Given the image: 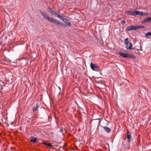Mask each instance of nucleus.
<instances>
[{"instance_id": "1", "label": "nucleus", "mask_w": 151, "mask_h": 151, "mask_svg": "<svg viewBox=\"0 0 151 151\" xmlns=\"http://www.w3.org/2000/svg\"><path fill=\"white\" fill-rule=\"evenodd\" d=\"M40 13L45 19L50 22L55 24L56 23L58 24H60L61 25L63 24V23H61L60 22L57 20L54 19L52 18L49 17L47 14L43 12L42 11Z\"/></svg>"}, {"instance_id": "2", "label": "nucleus", "mask_w": 151, "mask_h": 151, "mask_svg": "<svg viewBox=\"0 0 151 151\" xmlns=\"http://www.w3.org/2000/svg\"><path fill=\"white\" fill-rule=\"evenodd\" d=\"M126 48L129 50H131L132 47V45L131 43L129 42V39L126 38L124 40Z\"/></svg>"}, {"instance_id": "3", "label": "nucleus", "mask_w": 151, "mask_h": 151, "mask_svg": "<svg viewBox=\"0 0 151 151\" xmlns=\"http://www.w3.org/2000/svg\"><path fill=\"white\" fill-rule=\"evenodd\" d=\"M119 54L120 56L125 58H135L134 56L133 55H132L127 53H124L122 52H119Z\"/></svg>"}, {"instance_id": "4", "label": "nucleus", "mask_w": 151, "mask_h": 151, "mask_svg": "<svg viewBox=\"0 0 151 151\" xmlns=\"http://www.w3.org/2000/svg\"><path fill=\"white\" fill-rule=\"evenodd\" d=\"M141 26L138 25L135 26L134 25L129 26L127 27L126 29L127 31H129L132 30H135L137 29H139L141 27Z\"/></svg>"}, {"instance_id": "5", "label": "nucleus", "mask_w": 151, "mask_h": 151, "mask_svg": "<svg viewBox=\"0 0 151 151\" xmlns=\"http://www.w3.org/2000/svg\"><path fill=\"white\" fill-rule=\"evenodd\" d=\"M125 13H128L129 15L135 16L138 15V12H139V11H130L127 12H125Z\"/></svg>"}, {"instance_id": "6", "label": "nucleus", "mask_w": 151, "mask_h": 151, "mask_svg": "<svg viewBox=\"0 0 151 151\" xmlns=\"http://www.w3.org/2000/svg\"><path fill=\"white\" fill-rule=\"evenodd\" d=\"M63 21L68 26H71V24L68 19L64 18L63 19Z\"/></svg>"}, {"instance_id": "7", "label": "nucleus", "mask_w": 151, "mask_h": 151, "mask_svg": "<svg viewBox=\"0 0 151 151\" xmlns=\"http://www.w3.org/2000/svg\"><path fill=\"white\" fill-rule=\"evenodd\" d=\"M139 12H138V15L143 16H145L148 15V13L147 12H141L139 11Z\"/></svg>"}, {"instance_id": "8", "label": "nucleus", "mask_w": 151, "mask_h": 151, "mask_svg": "<svg viewBox=\"0 0 151 151\" xmlns=\"http://www.w3.org/2000/svg\"><path fill=\"white\" fill-rule=\"evenodd\" d=\"M103 128H104V130L107 133H109L110 132L111 129L110 128L107 127V126H105L103 127Z\"/></svg>"}, {"instance_id": "9", "label": "nucleus", "mask_w": 151, "mask_h": 151, "mask_svg": "<svg viewBox=\"0 0 151 151\" xmlns=\"http://www.w3.org/2000/svg\"><path fill=\"white\" fill-rule=\"evenodd\" d=\"M90 67L93 70H97V68L92 63H91L90 64Z\"/></svg>"}, {"instance_id": "10", "label": "nucleus", "mask_w": 151, "mask_h": 151, "mask_svg": "<svg viewBox=\"0 0 151 151\" xmlns=\"http://www.w3.org/2000/svg\"><path fill=\"white\" fill-rule=\"evenodd\" d=\"M37 140V138L36 137L32 138L30 139V142H33L34 143H35L36 142Z\"/></svg>"}, {"instance_id": "11", "label": "nucleus", "mask_w": 151, "mask_h": 151, "mask_svg": "<svg viewBox=\"0 0 151 151\" xmlns=\"http://www.w3.org/2000/svg\"><path fill=\"white\" fill-rule=\"evenodd\" d=\"M39 107V106L37 104L33 108V112H35L37 110Z\"/></svg>"}, {"instance_id": "12", "label": "nucleus", "mask_w": 151, "mask_h": 151, "mask_svg": "<svg viewBox=\"0 0 151 151\" xmlns=\"http://www.w3.org/2000/svg\"><path fill=\"white\" fill-rule=\"evenodd\" d=\"M131 137V135L130 133V132H127V138L128 139V140L129 141Z\"/></svg>"}, {"instance_id": "13", "label": "nucleus", "mask_w": 151, "mask_h": 151, "mask_svg": "<svg viewBox=\"0 0 151 151\" xmlns=\"http://www.w3.org/2000/svg\"><path fill=\"white\" fill-rule=\"evenodd\" d=\"M151 20V17H148L147 18L145 19L144 20V22H147Z\"/></svg>"}, {"instance_id": "14", "label": "nucleus", "mask_w": 151, "mask_h": 151, "mask_svg": "<svg viewBox=\"0 0 151 151\" xmlns=\"http://www.w3.org/2000/svg\"><path fill=\"white\" fill-rule=\"evenodd\" d=\"M58 17L59 19H60L63 20V19L64 18H63V16L59 14H58L57 16Z\"/></svg>"}, {"instance_id": "15", "label": "nucleus", "mask_w": 151, "mask_h": 151, "mask_svg": "<svg viewBox=\"0 0 151 151\" xmlns=\"http://www.w3.org/2000/svg\"><path fill=\"white\" fill-rule=\"evenodd\" d=\"M150 35H151V32H148L147 34H145L146 37H148V38H149L148 37Z\"/></svg>"}, {"instance_id": "16", "label": "nucleus", "mask_w": 151, "mask_h": 151, "mask_svg": "<svg viewBox=\"0 0 151 151\" xmlns=\"http://www.w3.org/2000/svg\"><path fill=\"white\" fill-rule=\"evenodd\" d=\"M48 9L49 10V12L50 13H51L52 14H53L54 11H53V10H51L50 8H49Z\"/></svg>"}, {"instance_id": "17", "label": "nucleus", "mask_w": 151, "mask_h": 151, "mask_svg": "<svg viewBox=\"0 0 151 151\" xmlns=\"http://www.w3.org/2000/svg\"><path fill=\"white\" fill-rule=\"evenodd\" d=\"M42 143L44 145H46L47 143L44 140H43L42 142Z\"/></svg>"}, {"instance_id": "18", "label": "nucleus", "mask_w": 151, "mask_h": 151, "mask_svg": "<svg viewBox=\"0 0 151 151\" xmlns=\"http://www.w3.org/2000/svg\"><path fill=\"white\" fill-rule=\"evenodd\" d=\"M46 146L47 147H50L51 146V144L50 143H47Z\"/></svg>"}, {"instance_id": "19", "label": "nucleus", "mask_w": 151, "mask_h": 151, "mask_svg": "<svg viewBox=\"0 0 151 151\" xmlns=\"http://www.w3.org/2000/svg\"><path fill=\"white\" fill-rule=\"evenodd\" d=\"M58 14L56 12H54L53 14L52 15H55V16H57V15H58Z\"/></svg>"}, {"instance_id": "20", "label": "nucleus", "mask_w": 151, "mask_h": 151, "mask_svg": "<svg viewBox=\"0 0 151 151\" xmlns=\"http://www.w3.org/2000/svg\"><path fill=\"white\" fill-rule=\"evenodd\" d=\"M121 23L123 24V25H124V24L125 23V21H122L121 22Z\"/></svg>"}, {"instance_id": "21", "label": "nucleus", "mask_w": 151, "mask_h": 151, "mask_svg": "<svg viewBox=\"0 0 151 151\" xmlns=\"http://www.w3.org/2000/svg\"><path fill=\"white\" fill-rule=\"evenodd\" d=\"M60 23H61V22H60ZM62 23L63 24V25H62V26H65V25H64V24L63 23ZM59 25H60V24H59Z\"/></svg>"}]
</instances>
